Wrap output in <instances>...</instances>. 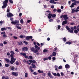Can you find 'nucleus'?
I'll use <instances>...</instances> for the list:
<instances>
[{"instance_id":"1","label":"nucleus","mask_w":79,"mask_h":79,"mask_svg":"<svg viewBox=\"0 0 79 79\" xmlns=\"http://www.w3.org/2000/svg\"><path fill=\"white\" fill-rule=\"evenodd\" d=\"M8 0H5L2 3L3 6H2V9H5L6 8V6H8Z\"/></svg>"},{"instance_id":"2","label":"nucleus","mask_w":79,"mask_h":79,"mask_svg":"<svg viewBox=\"0 0 79 79\" xmlns=\"http://www.w3.org/2000/svg\"><path fill=\"white\" fill-rule=\"evenodd\" d=\"M10 9H7V14L6 15V16L8 17V18H11V17H13L14 16V15L12 14L10 12Z\"/></svg>"},{"instance_id":"3","label":"nucleus","mask_w":79,"mask_h":79,"mask_svg":"<svg viewBox=\"0 0 79 79\" xmlns=\"http://www.w3.org/2000/svg\"><path fill=\"white\" fill-rule=\"evenodd\" d=\"M40 50V47H38L36 49L35 48H32L31 49V52H34L35 53H37V52H38V50Z\"/></svg>"},{"instance_id":"4","label":"nucleus","mask_w":79,"mask_h":79,"mask_svg":"<svg viewBox=\"0 0 79 79\" xmlns=\"http://www.w3.org/2000/svg\"><path fill=\"white\" fill-rule=\"evenodd\" d=\"M60 18H63L64 20H67V19H68L69 18V17H68V15H62L60 16Z\"/></svg>"},{"instance_id":"5","label":"nucleus","mask_w":79,"mask_h":79,"mask_svg":"<svg viewBox=\"0 0 79 79\" xmlns=\"http://www.w3.org/2000/svg\"><path fill=\"white\" fill-rule=\"evenodd\" d=\"M72 30H71V29L69 28L68 26H67L66 27V28L67 29V30L68 31L70 32V33H73V27H71Z\"/></svg>"},{"instance_id":"6","label":"nucleus","mask_w":79,"mask_h":79,"mask_svg":"<svg viewBox=\"0 0 79 79\" xmlns=\"http://www.w3.org/2000/svg\"><path fill=\"white\" fill-rule=\"evenodd\" d=\"M19 23V21L18 20H15L14 21H12L11 23L13 24H16V26H19V24L18 23Z\"/></svg>"},{"instance_id":"7","label":"nucleus","mask_w":79,"mask_h":79,"mask_svg":"<svg viewBox=\"0 0 79 79\" xmlns=\"http://www.w3.org/2000/svg\"><path fill=\"white\" fill-rule=\"evenodd\" d=\"M11 60L10 61V64H13L15 62V61L16 60V58L14 59V57H11Z\"/></svg>"},{"instance_id":"8","label":"nucleus","mask_w":79,"mask_h":79,"mask_svg":"<svg viewBox=\"0 0 79 79\" xmlns=\"http://www.w3.org/2000/svg\"><path fill=\"white\" fill-rule=\"evenodd\" d=\"M20 54L21 55H23V56L25 57V58H28V56H26V53H24L23 52H21L20 53Z\"/></svg>"},{"instance_id":"9","label":"nucleus","mask_w":79,"mask_h":79,"mask_svg":"<svg viewBox=\"0 0 79 79\" xmlns=\"http://www.w3.org/2000/svg\"><path fill=\"white\" fill-rule=\"evenodd\" d=\"M12 74L15 76H18V73L16 72H12Z\"/></svg>"},{"instance_id":"10","label":"nucleus","mask_w":79,"mask_h":79,"mask_svg":"<svg viewBox=\"0 0 79 79\" xmlns=\"http://www.w3.org/2000/svg\"><path fill=\"white\" fill-rule=\"evenodd\" d=\"M28 50V48L27 47H24L22 48V51H27Z\"/></svg>"},{"instance_id":"11","label":"nucleus","mask_w":79,"mask_h":79,"mask_svg":"<svg viewBox=\"0 0 79 79\" xmlns=\"http://www.w3.org/2000/svg\"><path fill=\"white\" fill-rule=\"evenodd\" d=\"M48 19H51V18H52V14L49 13L48 14Z\"/></svg>"},{"instance_id":"12","label":"nucleus","mask_w":79,"mask_h":79,"mask_svg":"<svg viewBox=\"0 0 79 79\" xmlns=\"http://www.w3.org/2000/svg\"><path fill=\"white\" fill-rule=\"evenodd\" d=\"M48 76H49L51 78H53V77L52 76L51 74V73H48Z\"/></svg>"},{"instance_id":"13","label":"nucleus","mask_w":79,"mask_h":79,"mask_svg":"<svg viewBox=\"0 0 79 79\" xmlns=\"http://www.w3.org/2000/svg\"><path fill=\"white\" fill-rule=\"evenodd\" d=\"M67 23H68V21L67 20H65L62 23V25H64V24H67Z\"/></svg>"},{"instance_id":"14","label":"nucleus","mask_w":79,"mask_h":79,"mask_svg":"<svg viewBox=\"0 0 79 79\" xmlns=\"http://www.w3.org/2000/svg\"><path fill=\"white\" fill-rule=\"evenodd\" d=\"M31 66H32L33 68H35H35H37V67H36V66H35V65L33 64H32Z\"/></svg>"},{"instance_id":"15","label":"nucleus","mask_w":79,"mask_h":79,"mask_svg":"<svg viewBox=\"0 0 79 79\" xmlns=\"http://www.w3.org/2000/svg\"><path fill=\"white\" fill-rule=\"evenodd\" d=\"M65 68H70V66H69V65L68 64H67L65 65Z\"/></svg>"},{"instance_id":"16","label":"nucleus","mask_w":79,"mask_h":79,"mask_svg":"<svg viewBox=\"0 0 79 79\" xmlns=\"http://www.w3.org/2000/svg\"><path fill=\"white\" fill-rule=\"evenodd\" d=\"M29 61L30 63H35V60H29Z\"/></svg>"},{"instance_id":"17","label":"nucleus","mask_w":79,"mask_h":79,"mask_svg":"<svg viewBox=\"0 0 79 79\" xmlns=\"http://www.w3.org/2000/svg\"><path fill=\"white\" fill-rule=\"evenodd\" d=\"M10 68L11 70H14V69H15V67H14L13 66H10Z\"/></svg>"},{"instance_id":"18","label":"nucleus","mask_w":79,"mask_h":79,"mask_svg":"<svg viewBox=\"0 0 79 79\" xmlns=\"http://www.w3.org/2000/svg\"><path fill=\"white\" fill-rule=\"evenodd\" d=\"M56 15L55 14H52V18H55V17H56Z\"/></svg>"},{"instance_id":"19","label":"nucleus","mask_w":79,"mask_h":79,"mask_svg":"<svg viewBox=\"0 0 79 79\" xmlns=\"http://www.w3.org/2000/svg\"><path fill=\"white\" fill-rule=\"evenodd\" d=\"M4 60H5V61H7V63H9V62H10V60L7 58H4Z\"/></svg>"},{"instance_id":"20","label":"nucleus","mask_w":79,"mask_h":79,"mask_svg":"<svg viewBox=\"0 0 79 79\" xmlns=\"http://www.w3.org/2000/svg\"><path fill=\"white\" fill-rule=\"evenodd\" d=\"M57 11L59 12V13H61V9H58L57 10Z\"/></svg>"},{"instance_id":"21","label":"nucleus","mask_w":79,"mask_h":79,"mask_svg":"<svg viewBox=\"0 0 79 79\" xmlns=\"http://www.w3.org/2000/svg\"><path fill=\"white\" fill-rule=\"evenodd\" d=\"M38 73H44V72L40 70H38Z\"/></svg>"},{"instance_id":"22","label":"nucleus","mask_w":79,"mask_h":79,"mask_svg":"<svg viewBox=\"0 0 79 79\" xmlns=\"http://www.w3.org/2000/svg\"><path fill=\"white\" fill-rule=\"evenodd\" d=\"M4 30L6 31V29L5 28H1V31H3Z\"/></svg>"},{"instance_id":"23","label":"nucleus","mask_w":79,"mask_h":79,"mask_svg":"<svg viewBox=\"0 0 79 79\" xmlns=\"http://www.w3.org/2000/svg\"><path fill=\"white\" fill-rule=\"evenodd\" d=\"M18 44L19 45H23V43H22V42H21L20 43L19 42H18Z\"/></svg>"},{"instance_id":"24","label":"nucleus","mask_w":79,"mask_h":79,"mask_svg":"<svg viewBox=\"0 0 79 79\" xmlns=\"http://www.w3.org/2000/svg\"><path fill=\"white\" fill-rule=\"evenodd\" d=\"M2 37L3 38H6V37H7V35H6L5 34L3 35H2Z\"/></svg>"},{"instance_id":"25","label":"nucleus","mask_w":79,"mask_h":79,"mask_svg":"<svg viewBox=\"0 0 79 79\" xmlns=\"http://www.w3.org/2000/svg\"><path fill=\"white\" fill-rule=\"evenodd\" d=\"M5 66H6V67H8L10 66V65L9 64H5Z\"/></svg>"},{"instance_id":"26","label":"nucleus","mask_w":79,"mask_h":79,"mask_svg":"<svg viewBox=\"0 0 79 79\" xmlns=\"http://www.w3.org/2000/svg\"><path fill=\"white\" fill-rule=\"evenodd\" d=\"M29 36H27L26 37V39L27 40H29Z\"/></svg>"},{"instance_id":"27","label":"nucleus","mask_w":79,"mask_h":79,"mask_svg":"<svg viewBox=\"0 0 79 79\" xmlns=\"http://www.w3.org/2000/svg\"><path fill=\"white\" fill-rule=\"evenodd\" d=\"M10 53L12 55H15V52H14L13 51H10Z\"/></svg>"},{"instance_id":"28","label":"nucleus","mask_w":79,"mask_h":79,"mask_svg":"<svg viewBox=\"0 0 79 79\" xmlns=\"http://www.w3.org/2000/svg\"><path fill=\"white\" fill-rule=\"evenodd\" d=\"M74 6L73 4V3H72L71 5L70 6V8H73V7H74Z\"/></svg>"},{"instance_id":"29","label":"nucleus","mask_w":79,"mask_h":79,"mask_svg":"<svg viewBox=\"0 0 79 79\" xmlns=\"http://www.w3.org/2000/svg\"><path fill=\"white\" fill-rule=\"evenodd\" d=\"M52 74L54 76H57V74L55 73H52Z\"/></svg>"},{"instance_id":"30","label":"nucleus","mask_w":79,"mask_h":79,"mask_svg":"<svg viewBox=\"0 0 79 79\" xmlns=\"http://www.w3.org/2000/svg\"><path fill=\"white\" fill-rule=\"evenodd\" d=\"M66 44L70 45V44H71V42H66Z\"/></svg>"},{"instance_id":"31","label":"nucleus","mask_w":79,"mask_h":79,"mask_svg":"<svg viewBox=\"0 0 79 79\" xmlns=\"http://www.w3.org/2000/svg\"><path fill=\"white\" fill-rule=\"evenodd\" d=\"M75 11V10L73 9L72 10V13H74Z\"/></svg>"},{"instance_id":"32","label":"nucleus","mask_w":79,"mask_h":79,"mask_svg":"<svg viewBox=\"0 0 79 79\" xmlns=\"http://www.w3.org/2000/svg\"><path fill=\"white\" fill-rule=\"evenodd\" d=\"M58 69H62V66L60 65L58 67Z\"/></svg>"},{"instance_id":"33","label":"nucleus","mask_w":79,"mask_h":79,"mask_svg":"<svg viewBox=\"0 0 79 79\" xmlns=\"http://www.w3.org/2000/svg\"><path fill=\"white\" fill-rule=\"evenodd\" d=\"M74 32L75 33V34H77L78 33V31L76 30H75L74 31Z\"/></svg>"},{"instance_id":"34","label":"nucleus","mask_w":79,"mask_h":79,"mask_svg":"<svg viewBox=\"0 0 79 79\" xmlns=\"http://www.w3.org/2000/svg\"><path fill=\"white\" fill-rule=\"evenodd\" d=\"M19 37H20V38H23V37H25V36L20 35Z\"/></svg>"},{"instance_id":"35","label":"nucleus","mask_w":79,"mask_h":79,"mask_svg":"<svg viewBox=\"0 0 79 79\" xmlns=\"http://www.w3.org/2000/svg\"><path fill=\"white\" fill-rule=\"evenodd\" d=\"M16 27H17V29H21V28L20 27L18 26H17Z\"/></svg>"},{"instance_id":"36","label":"nucleus","mask_w":79,"mask_h":79,"mask_svg":"<svg viewBox=\"0 0 79 79\" xmlns=\"http://www.w3.org/2000/svg\"><path fill=\"white\" fill-rule=\"evenodd\" d=\"M49 2L51 3H53V0H51Z\"/></svg>"},{"instance_id":"37","label":"nucleus","mask_w":79,"mask_h":79,"mask_svg":"<svg viewBox=\"0 0 79 79\" xmlns=\"http://www.w3.org/2000/svg\"><path fill=\"white\" fill-rule=\"evenodd\" d=\"M9 2L10 3H13V2L12 0H9Z\"/></svg>"},{"instance_id":"38","label":"nucleus","mask_w":79,"mask_h":79,"mask_svg":"<svg viewBox=\"0 0 79 79\" xmlns=\"http://www.w3.org/2000/svg\"><path fill=\"white\" fill-rule=\"evenodd\" d=\"M13 37L15 39H18V37L15 36H14Z\"/></svg>"},{"instance_id":"39","label":"nucleus","mask_w":79,"mask_h":79,"mask_svg":"<svg viewBox=\"0 0 79 79\" xmlns=\"http://www.w3.org/2000/svg\"><path fill=\"white\" fill-rule=\"evenodd\" d=\"M48 52V50L47 49H44L43 50V52Z\"/></svg>"},{"instance_id":"40","label":"nucleus","mask_w":79,"mask_h":79,"mask_svg":"<svg viewBox=\"0 0 79 79\" xmlns=\"http://www.w3.org/2000/svg\"><path fill=\"white\" fill-rule=\"evenodd\" d=\"M48 60V58H45L44 59V61H45V60Z\"/></svg>"},{"instance_id":"41","label":"nucleus","mask_w":79,"mask_h":79,"mask_svg":"<svg viewBox=\"0 0 79 79\" xmlns=\"http://www.w3.org/2000/svg\"><path fill=\"white\" fill-rule=\"evenodd\" d=\"M56 52H54L52 53V55L53 56H55L56 55Z\"/></svg>"},{"instance_id":"42","label":"nucleus","mask_w":79,"mask_h":79,"mask_svg":"<svg viewBox=\"0 0 79 79\" xmlns=\"http://www.w3.org/2000/svg\"><path fill=\"white\" fill-rule=\"evenodd\" d=\"M25 76L26 77H27V73H26Z\"/></svg>"},{"instance_id":"43","label":"nucleus","mask_w":79,"mask_h":79,"mask_svg":"<svg viewBox=\"0 0 79 79\" xmlns=\"http://www.w3.org/2000/svg\"><path fill=\"white\" fill-rule=\"evenodd\" d=\"M53 11H54V12H56V11H57V10L56 9H54Z\"/></svg>"},{"instance_id":"44","label":"nucleus","mask_w":79,"mask_h":79,"mask_svg":"<svg viewBox=\"0 0 79 79\" xmlns=\"http://www.w3.org/2000/svg\"><path fill=\"white\" fill-rule=\"evenodd\" d=\"M20 23H21L22 24H23L24 23V22H23V20H21L20 21Z\"/></svg>"},{"instance_id":"45","label":"nucleus","mask_w":79,"mask_h":79,"mask_svg":"<svg viewBox=\"0 0 79 79\" xmlns=\"http://www.w3.org/2000/svg\"><path fill=\"white\" fill-rule=\"evenodd\" d=\"M23 43L25 44V45H27V42L24 41Z\"/></svg>"},{"instance_id":"46","label":"nucleus","mask_w":79,"mask_h":79,"mask_svg":"<svg viewBox=\"0 0 79 79\" xmlns=\"http://www.w3.org/2000/svg\"><path fill=\"white\" fill-rule=\"evenodd\" d=\"M19 16L20 17H21L22 16V13H20L19 14Z\"/></svg>"},{"instance_id":"47","label":"nucleus","mask_w":79,"mask_h":79,"mask_svg":"<svg viewBox=\"0 0 79 79\" xmlns=\"http://www.w3.org/2000/svg\"><path fill=\"white\" fill-rule=\"evenodd\" d=\"M7 29H10V30H11V29H12V28H11V27H7Z\"/></svg>"},{"instance_id":"48","label":"nucleus","mask_w":79,"mask_h":79,"mask_svg":"<svg viewBox=\"0 0 79 79\" xmlns=\"http://www.w3.org/2000/svg\"><path fill=\"white\" fill-rule=\"evenodd\" d=\"M33 74H34V75H37V73L35 72L33 73Z\"/></svg>"},{"instance_id":"49","label":"nucleus","mask_w":79,"mask_h":79,"mask_svg":"<svg viewBox=\"0 0 79 79\" xmlns=\"http://www.w3.org/2000/svg\"><path fill=\"white\" fill-rule=\"evenodd\" d=\"M57 76H58V77H60V73H57Z\"/></svg>"},{"instance_id":"50","label":"nucleus","mask_w":79,"mask_h":79,"mask_svg":"<svg viewBox=\"0 0 79 79\" xmlns=\"http://www.w3.org/2000/svg\"><path fill=\"white\" fill-rule=\"evenodd\" d=\"M15 63L16 65H18L19 64V62H18V61L16 62Z\"/></svg>"},{"instance_id":"51","label":"nucleus","mask_w":79,"mask_h":79,"mask_svg":"<svg viewBox=\"0 0 79 79\" xmlns=\"http://www.w3.org/2000/svg\"><path fill=\"white\" fill-rule=\"evenodd\" d=\"M0 46H1V47H3V44L2 43L0 44Z\"/></svg>"},{"instance_id":"52","label":"nucleus","mask_w":79,"mask_h":79,"mask_svg":"<svg viewBox=\"0 0 79 79\" xmlns=\"http://www.w3.org/2000/svg\"><path fill=\"white\" fill-rule=\"evenodd\" d=\"M6 34V33H5V32H1V34H3V35L5 34Z\"/></svg>"},{"instance_id":"53","label":"nucleus","mask_w":79,"mask_h":79,"mask_svg":"<svg viewBox=\"0 0 79 79\" xmlns=\"http://www.w3.org/2000/svg\"><path fill=\"white\" fill-rule=\"evenodd\" d=\"M63 40L64 42H66V38H63Z\"/></svg>"},{"instance_id":"54","label":"nucleus","mask_w":79,"mask_h":79,"mask_svg":"<svg viewBox=\"0 0 79 79\" xmlns=\"http://www.w3.org/2000/svg\"><path fill=\"white\" fill-rule=\"evenodd\" d=\"M4 23V22H3V21H0V24H3Z\"/></svg>"},{"instance_id":"55","label":"nucleus","mask_w":79,"mask_h":79,"mask_svg":"<svg viewBox=\"0 0 79 79\" xmlns=\"http://www.w3.org/2000/svg\"><path fill=\"white\" fill-rule=\"evenodd\" d=\"M74 3H79V1H75Z\"/></svg>"},{"instance_id":"56","label":"nucleus","mask_w":79,"mask_h":79,"mask_svg":"<svg viewBox=\"0 0 79 79\" xmlns=\"http://www.w3.org/2000/svg\"><path fill=\"white\" fill-rule=\"evenodd\" d=\"M60 27H61V26H60V25L58 26V29H60Z\"/></svg>"},{"instance_id":"57","label":"nucleus","mask_w":79,"mask_h":79,"mask_svg":"<svg viewBox=\"0 0 79 79\" xmlns=\"http://www.w3.org/2000/svg\"><path fill=\"white\" fill-rule=\"evenodd\" d=\"M60 74L62 76H64V74H63V73L61 72V73Z\"/></svg>"},{"instance_id":"58","label":"nucleus","mask_w":79,"mask_h":79,"mask_svg":"<svg viewBox=\"0 0 79 79\" xmlns=\"http://www.w3.org/2000/svg\"><path fill=\"white\" fill-rule=\"evenodd\" d=\"M6 78V77L4 76H3L2 77V79H5Z\"/></svg>"},{"instance_id":"59","label":"nucleus","mask_w":79,"mask_h":79,"mask_svg":"<svg viewBox=\"0 0 79 79\" xmlns=\"http://www.w3.org/2000/svg\"><path fill=\"white\" fill-rule=\"evenodd\" d=\"M75 12H77V11H79V10L78 9H76L75 10Z\"/></svg>"},{"instance_id":"60","label":"nucleus","mask_w":79,"mask_h":79,"mask_svg":"<svg viewBox=\"0 0 79 79\" xmlns=\"http://www.w3.org/2000/svg\"><path fill=\"white\" fill-rule=\"evenodd\" d=\"M3 44H7V42H6V41H4L3 42Z\"/></svg>"},{"instance_id":"61","label":"nucleus","mask_w":79,"mask_h":79,"mask_svg":"<svg viewBox=\"0 0 79 79\" xmlns=\"http://www.w3.org/2000/svg\"><path fill=\"white\" fill-rule=\"evenodd\" d=\"M52 60H56V58H55V57H53L52 58Z\"/></svg>"},{"instance_id":"62","label":"nucleus","mask_w":79,"mask_h":79,"mask_svg":"<svg viewBox=\"0 0 79 79\" xmlns=\"http://www.w3.org/2000/svg\"><path fill=\"white\" fill-rule=\"evenodd\" d=\"M58 49L57 48H54V52H56V51Z\"/></svg>"},{"instance_id":"63","label":"nucleus","mask_w":79,"mask_h":79,"mask_svg":"<svg viewBox=\"0 0 79 79\" xmlns=\"http://www.w3.org/2000/svg\"><path fill=\"white\" fill-rule=\"evenodd\" d=\"M31 21L30 20H28L27 21V23H30V22H31Z\"/></svg>"},{"instance_id":"64","label":"nucleus","mask_w":79,"mask_h":79,"mask_svg":"<svg viewBox=\"0 0 79 79\" xmlns=\"http://www.w3.org/2000/svg\"><path fill=\"white\" fill-rule=\"evenodd\" d=\"M73 5H76V3H75V2H74V3H73Z\"/></svg>"}]
</instances>
